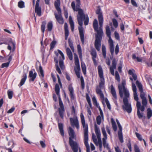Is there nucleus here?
I'll return each mask as SVG.
<instances>
[{
	"label": "nucleus",
	"instance_id": "nucleus-1",
	"mask_svg": "<svg viewBox=\"0 0 152 152\" xmlns=\"http://www.w3.org/2000/svg\"><path fill=\"white\" fill-rule=\"evenodd\" d=\"M96 13L98 15V19L99 25V29L98 30V22L96 19L94 20L93 25L95 31L96 32V34L95 35V40L94 42V46L96 50L98 51L100 50V48L101 45V41L102 39L103 32L102 27L103 23V17L102 13L101 11L100 6L98 7L96 11Z\"/></svg>",
	"mask_w": 152,
	"mask_h": 152
},
{
	"label": "nucleus",
	"instance_id": "nucleus-2",
	"mask_svg": "<svg viewBox=\"0 0 152 152\" xmlns=\"http://www.w3.org/2000/svg\"><path fill=\"white\" fill-rule=\"evenodd\" d=\"M126 82L123 80L121 84L118 85L119 93L121 98L123 97L124 94V97L123 99L124 104L122 105V108L124 110H126L128 113H131L132 110L131 104L129 103L128 98L129 97V93L128 90L125 87Z\"/></svg>",
	"mask_w": 152,
	"mask_h": 152
},
{
	"label": "nucleus",
	"instance_id": "nucleus-3",
	"mask_svg": "<svg viewBox=\"0 0 152 152\" xmlns=\"http://www.w3.org/2000/svg\"><path fill=\"white\" fill-rule=\"evenodd\" d=\"M80 119L83 127L84 128V143L86 148V152H90V146L88 144V128L87 124H85V121L83 114H80Z\"/></svg>",
	"mask_w": 152,
	"mask_h": 152
},
{
	"label": "nucleus",
	"instance_id": "nucleus-4",
	"mask_svg": "<svg viewBox=\"0 0 152 152\" xmlns=\"http://www.w3.org/2000/svg\"><path fill=\"white\" fill-rule=\"evenodd\" d=\"M68 132L69 136V143L73 152H78V145L77 142L74 141L72 139L75 137V132L72 128L69 127L68 129Z\"/></svg>",
	"mask_w": 152,
	"mask_h": 152
},
{
	"label": "nucleus",
	"instance_id": "nucleus-5",
	"mask_svg": "<svg viewBox=\"0 0 152 152\" xmlns=\"http://www.w3.org/2000/svg\"><path fill=\"white\" fill-rule=\"evenodd\" d=\"M55 90L58 98L59 103L60 107L58 108V111L60 116L62 119H64L65 112L64 107L61 100L60 95V88L58 84L56 83L55 85Z\"/></svg>",
	"mask_w": 152,
	"mask_h": 152
},
{
	"label": "nucleus",
	"instance_id": "nucleus-6",
	"mask_svg": "<svg viewBox=\"0 0 152 152\" xmlns=\"http://www.w3.org/2000/svg\"><path fill=\"white\" fill-rule=\"evenodd\" d=\"M61 1L60 0H56L54 3V6L58 12V14L57 13H54L55 17L58 22L61 24H62L64 23L63 18L61 14V10L60 8Z\"/></svg>",
	"mask_w": 152,
	"mask_h": 152
},
{
	"label": "nucleus",
	"instance_id": "nucleus-7",
	"mask_svg": "<svg viewBox=\"0 0 152 152\" xmlns=\"http://www.w3.org/2000/svg\"><path fill=\"white\" fill-rule=\"evenodd\" d=\"M106 32L107 36L109 38L108 42L109 44V49L111 55L113 56L114 53V47L113 42L111 37V31L110 27L108 26H106Z\"/></svg>",
	"mask_w": 152,
	"mask_h": 152
},
{
	"label": "nucleus",
	"instance_id": "nucleus-8",
	"mask_svg": "<svg viewBox=\"0 0 152 152\" xmlns=\"http://www.w3.org/2000/svg\"><path fill=\"white\" fill-rule=\"evenodd\" d=\"M98 71L99 76L100 78V81L99 83V87L100 88H101L104 86L105 80L103 76V70L101 65L98 66Z\"/></svg>",
	"mask_w": 152,
	"mask_h": 152
},
{
	"label": "nucleus",
	"instance_id": "nucleus-9",
	"mask_svg": "<svg viewBox=\"0 0 152 152\" xmlns=\"http://www.w3.org/2000/svg\"><path fill=\"white\" fill-rule=\"evenodd\" d=\"M78 13L77 15V19L78 23L80 26H82L83 24V20L86 16L83 13L82 9H79L78 10Z\"/></svg>",
	"mask_w": 152,
	"mask_h": 152
},
{
	"label": "nucleus",
	"instance_id": "nucleus-10",
	"mask_svg": "<svg viewBox=\"0 0 152 152\" xmlns=\"http://www.w3.org/2000/svg\"><path fill=\"white\" fill-rule=\"evenodd\" d=\"M69 119L72 126H75L77 129H79V123L77 117H76L75 118H70Z\"/></svg>",
	"mask_w": 152,
	"mask_h": 152
},
{
	"label": "nucleus",
	"instance_id": "nucleus-11",
	"mask_svg": "<svg viewBox=\"0 0 152 152\" xmlns=\"http://www.w3.org/2000/svg\"><path fill=\"white\" fill-rule=\"evenodd\" d=\"M76 7H75V3L73 1L71 3V7L74 11H77L80 8V0H76Z\"/></svg>",
	"mask_w": 152,
	"mask_h": 152
},
{
	"label": "nucleus",
	"instance_id": "nucleus-12",
	"mask_svg": "<svg viewBox=\"0 0 152 152\" xmlns=\"http://www.w3.org/2000/svg\"><path fill=\"white\" fill-rule=\"evenodd\" d=\"M116 65L117 61L114 58L112 61V66H110V73L113 76L115 75L114 70L116 68Z\"/></svg>",
	"mask_w": 152,
	"mask_h": 152
},
{
	"label": "nucleus",
	"instance_id": "nucleus-13",
	"mask_svg": "<svg viewBox=\"0 0 152 152\" xmlns=\"http://www.w3.org/2000/svg\"><path fill=\"white\" fill-rule=\"evenodd\" d=\"M75 63L76 66V68H75V71L76 70L77 71L80 72V66L79 61V59L76 53L74 54Z\"/></svg>",
	"mask_w": 152,
	"mask_h": 152
},
{
	"label": "nucleus",
	"instance_id": "nucleus-14",
	"mask_svg": "<svg viewBox=\"0 0 152 152\" xmlns=\"http://www.w3.org/2000/svg\"><path fill=\"white\" fill-rule=\"evenodd\" d=\"M37 76V73L35 72L34 73L33 70H30L29 72L28 77L29 78V82L34 81L36 77Z\"/></svg>",
	"mask_w": 152,
	"mask_h": 152
},
{
	"label": "nucleus",
	"instance_id": "nucleus-15",
	"mask_svg": "<svg viewBox=\"0 0 152 152\" xmlns=\"http://www.w3.org/2000/svg\"><path fill=\"white\" fill-rule=\"evenodd\" d=\"M136 106L137 108V114L138 118L141 119L143 117V113H141L140 110L141 106V103L138 101H137Z\"/></svg>",
	"mask_w": 152,
	"mask_h": 152
},
{
	"label": "nucleus",
	"instance_id": "nucleus-16",
	"mask_svg": "<svg viewBox=\"0 0 152 152\" xmlns=\"http://www.w3.org/2000/svg\"><path fill=\"white\" fill-rule=\"evenodd\" d=\"M78 30L81 41L82 44H83L84 43V35L83 28L82 27H79Z\"/></svg>",
	"mask_w": 152,
	"mask_h": 152
},
{
	"label": "nucleus",
	"instance_id": "nucleus-17",
	"mask_svg": "<svg viewBox=\"0 0 152 152\" xmlns=\"http://www.w3.org/2000/svg\"><path fill=\"white\" fill-rule=\"evenodd\" d=\"M118 128L119 130L118 132V138L119 140L121 143H123L124 142L123 136L122 133V128L121 125H118Z\"/></svg>",
	"mask_w": 152,
	"mask_h": 152
},
{
	"label": "nucleus",
	"instance_id": "nucleus-18",
	"mask_svg": "<svg viewBox=\"0 0 152 152\" xmlns=\"http://www.w3.org/2000/svg\"><path fill=\"white\" fill-rule=\"evenodd\" d=\"M68 90L69 91V95L72 99H74L75 98V94L73 88L72 84H70L68 86Z\"/></svg>",
	"mask_w": 152,
	"mask_h": 152
},
{
	"label": "nucleus",
	"instance_id": "nucleus-19",
	"mask_svg": "<svg viewBox=\"0 0 152 152\" xmlns=\"http://www.w3.org/2000/svg\"><path fill=\"white\" fill-rule=\"evenodd\" d=\"M9 42L11 44H12L13 48L12 49V48L9 45L7 46V49L10 50V54L12 52H13L15 51V43L13 42L12 39H10V40L9 41Z\"/></svg>",
	"mask_w": 152,
	"mask_h": 152
},
{
	"label": "nucleus",
	"instance_id": "nucleus-20",
	"mask_svg": "<svg viewBox=\"0 0 152 152\" xmlns=\"http://www.w3.org/2000/svg\"><path fill=\"white\" fill-rule=\"evenodd\" d=\"M64 29L65 31V40H66L69 36V31L68 29V26L66 23H65L64 24Z\"/></svg>",
	"mask_w": 152,
	"mask_h": 152
},
{
	"label": "nucleus",
	"instance_id": "nucleus-21",
	"mask_svg": "<svg viewBox=\"0 0 152 152\" xmlns=\"http://www.w3.org/2000/svg\"><path fill=\"white\" fill-rule=\"evenodd\" d=\"M58 126L61 134L62 136L64 137V133L63 129V124L61 123H59V120H58Z\"/></svg>",
	"mask_w": 152,
	"mask_h": 152
},
{
	"label": "nucleus",
	"instance_id": "nucleus-22",
	"mask_svg": "<svg viewBox=\"0 0 152 152\" xmlns=\"http://www.w3.org/2000/svg\"><path fill=\"white\" fill-rule=\"evenodd\" d=\"M35 12L38 16H41V8L39 6V4H36L35 5Z\"/></svg>",
	"mask_w": 152,
	"mask_h": 152
},
{
	"label": "nucleus",
	"instance_id": "nucleus-23",
	"mask_svg": "<svg viewBox=\"0 0 152 152\" xmlns=\"http://www.w3.org/2000/svg\"><path fill=\"white\" fill-rule=\"evenodd\" d=\"M111 93L113 97V100H116L117 98L116 94L115 89L113 85H111Z\"/></svg>",
	"mask_w": 152,
	"mask_h": 152
},
{
	"label": "nucleus",
	"instance_id": "nucleus-24",
	"mask_svg": "<svg viewBox=\"0 0 152 152\" xmlns=\"http://www.w3.org/2000/svg\"><path fill=\"white\" fill-rule=\"evenodd\" d=\"M27 78V74L26 73H24L23 76V78L21 79L18 86L20 87L23 86L25 83Z\"/></svg>",
	"mask_w": 152,
	"mask_h": 152
},
{
	"label": "nucleus",
	"instance_id": "nucleus-25",
	"mask_svg": "<svg viewBox=\"0 0 152 152\" xmlns=\"http://www.w3.org/2000/svg\"><path fill=\"white\" fill-rule=\"evenodd\" d=\"M66 51L69 59L70 60H72L73 59V56L72 53L70 49L69 48H66Z\"/></svg>",
	"mask_w": 152,
	"mask_h": 152
},
{
	"label": "nucleus",
	"instance_id": "nucleus-26",
	"mask_svg": "<svg viewBox=\"0 0 152 152\" xmlns=\"http://www.w3.org/2000/svg\"><path fill=\"white\" fill-rule=\"evenodd\" d=\"M95 131L98 138H100L101 136L99 128L96 125H95Z\"/></svg>",
	"mask_w": 152,
	"mask_h": 152
},
{
	"label": "nucleus",
	"instance_id": "nucleus-27",
	"mask_svg": "<svg viewBox=\"0 0 152 152\" xmlns=\"http://www.w3.org/2000/svg\"><path fill=\"white\" fill-rule=\"evenodd\" d=\"M96 92L97 94H99V95L101 98L103 99H104V94L100 89L96 88Z\"/></svg>",
	"mask_w": 152,
	"mask_h": 152
},
{
	"label": "nucleus",
	"instance_id": "nucleus-28",
	"mask_svg": "<svg viewBox=\"0 0 152 152\" xmlns=\"http://www.w3.org/2000/svg\"><path fill=\"white\" fill-rule=\"evenodd\" d=\"M69 21L70 25L71 30L73 31L74 28V23L71 16L69 17Z\"/></svg>",
	"mask_w": 152,
	"mask_h": 152
},
{
	"label": "nucleus",
	"instance_id": "nucleus-29",
	"mask_svg": "<svg viewBox=\"0 0 152 152\" xmlns=\"http://www.w3.org/2000/svg\"><path fill=\"white\" fill-rule=\"evenodd\" d=\"M147 118L148 119H149L152 117V110L151 108H148L147 110Z\"/></svg>",
	"mask_w": 152,
	"mask_h": 152
},
{
	"label": "nucleus",
	"instance_id": "nucleus-30",
	"mask_svg": "<svg viewBox=\"0 0 152 152\" xmlns=\"http://www.w3.org/2000/svg\"><path fill=\"white\" fill-rule=\"evenodd\" d=\"M90 53L92 56V59L96 58L97 56V53L96 51L94 49H93L91 50Z\"/></svg>",
	"mask_w": 152,
	"mask_h": 152
},
{
	"label": "nucleus",
	"instance_id": "nucleus-31",
	"mask_svg": "<svg viewBox=\"0 0 152 152\" xmlns=\"http://www.w3.org/2000/svg\"><path fill=\"white\" fill-rule=\"evenodd\" d=\"M39 75L40 77L41 76L42 77H44V71L41 65H40L39 67Z\"/></svg>",
	"mask_w": 152,
	"mask_h": 152
},
{
	"label": "nucleus",
	"instance_id": "nucleus-32",
	"mask_svg": "<svg viewBox=\"0 0 152 152\" xmlns=\"http://www.w3.org/2000/svg\"><path fill=\"white\" fill-rule=\"evenodd\" d=\"M69 45L72 50L74 51V47L73 46V43L72 40L69 38L68 39Z\"/></svg>",
	"mask_w": 152,
	"mask_h": 152
},
{
	"label": "nucleus",
	"instance_id": "nucleus-33",
	"mask_svg": "<svg viewBox=\"0 0 152 152\" xmlns=\"http://www.w3.org/2000/svg\"><path fill=\"white\" fill-rule=\"evenodd\" d=\"M111 123L114 131L116 132L117 130V127L116 123L113 118L111 119Z\"/></svg>",
	"mask_w": 152,
	"mask_h": 152
},
{
	"label": "nucleus",
	"instance_id": "nucleus-34",
	"mask_svg": "<svg viewBox=\"0 0 152 152\" xmlns=\"http://www.w3.org/2000/svg\"><path fill=\"white\" fill-rule=\"evenodd\" d=\"M46 24V21H43L42 23V24L41 25V30L43 33L45 32Z\"/></svg>",
	"mask_w": 152,
	"mask_h": 152
},
{
	"label": "nucleus",
	"instance_id": "nucleus-35",
	"mask_svg": "<svg viewBox=\"0 0 152 152\" xmlns=\"http://www.w3.org/2000/svg\"><path fill=\"white\" fill-rule=\"evenodd\" d=\"M53 25L52 22L50 21L47 24V29L48 31H50L52 29Z\"/></svg>",
	"mask_w": 152,
	"mask_h": 152
},
{
	"label": "nucleus",
	"instance_id": "nucleus-36",
	"mask_svg": "<svg viewBox=\"0 0 152 152\" xmlns=\"http://www.w3.org/2000/svg\"><path fill=\"white\" fill-rule=\"evenodd\" d=\"M86 98L88 103L91 108H92V104L91 103V101L90 97L88 94H86Z\"/></svg>",
	"mask_w": 152,
	"mask_h": 152
},
{
	"label": "nucleus",
	"instance_id": "nucleus-37",
	"mask_svg": "<svg viewBox=\"0 0 152 152\" xmlns=\"http://www.w3.org/2000/svg\"><path fill=\"white\" fill-rule=\"evenodd\" d=\"M102 51L103 56L105 58H106V50L105 47L104 45H102Z\"/></svg>",
	"mask_w": 152,
	"mask_h": 152
},
{
	"label": "nucleus",
	"instance_id": "nucleus-38",
	"mask_svg": "<svg viewBox=\"0 0 152 152\" xmlns=\"http://www.w3.org/2000/svg\"><path fill=\"white\" fill-rule=\"evenodd\" d=\"M136 83L137 87L139 88V91H142V90L143 89L141 83L138 80L136 81Z\"/></svg>",
	"mask_w": 152,
	"mask_h": 152
},
{
	"label": "nucleus",
	"instance_id": "nucleus-39",
	"mask_svg": "<svg viewBox=\"0 0 152 152\" xmlns=\"http://www.w3.org/2000/svg\"><path fill=\"white\" fill-rule=\"evenodd\" d=\"M107 139L105 138H103L102 139V143H103V145L104 148L106 147L107 149H109V146H108V143H106V139Z\"/></svg>",
	"mask_w": 152,
	"mask_h": 152
},
{
	"label": "nucleus",
	"instance_id": "nucleus-40",
	"mask_svg": "<svg viewBox=\"0 0 152 152\" xmlns=\"http://www.w3.org/2000/svg\"><path fill=\"white\" fill-rule=\"evenodd\" d=\"M58 53H57L56 52H55V54L57 56H58V54L59 53L60 55L61 56L62 59L64 60V55L63 53L60 50L58 49L57 50Z\"/></svg>",
	"mask_w": 152,
	"mask_h": 152
},
{
	"label": "nucleus",
	"instance_id": "nucleus-41",
	"mask_svg": "<svg viewBox=\"0 0 152 152\" xmlns=\"http://www.w3.org/2000/svg\"><path fill=\"white\" fill-rule=\"evenodd\" d=\"M18 6L20 8H24L25 7V3L23 1H19L18 3Z\"/></svg>",
	"mask_w": 152,
	"mask_h": 152
},
{
	"label": "nucleus",
	"instance_id": "nucleus-42",
	"mask_svg": "<svg viewBox=\"0 0 152 152\" xmlns=\"http://www.w3.org/2000/svg\"><path fill=\"white\" fill-rule=\"evenodd\" d=\"M84 24L85 26L88 25L89 22V18L88 15H86V17L83 19Z\"/></svg>",
	"mask_w": 152,
	"mask_h": 152
},
{
	"label": "nucleus",
	"instance_id": "nucleus-43",
	"mask_svg": "<svg viewBox=\"0 0 152 152\" xmlns=\"http://www.w3.org/2000/svg\"><path fill=\"white\" fill-rule=\"evenodd\" d=\"M81 66L82 68V71L83 73L84 74L86 73V67L85 64H81Z\"/></svg>",
	"mask_w": 152,
	"mask_h": 152
},
{
	"label": "nucleus",
	"instance_id": "nucleus-44",
	"mask_svg": "<svg viewBox=\"0 0 152 152\" xmlns=\"http://www.w3.org/2000/svg\"><path fill=\"white\" fill-rule=\"evenodd\" d=\"M56 42L55 41H53L50 44V50H51L53 49L55 47L56 44Z\"/></svg>",
	"mask_w": 152,
	"mask_h": 152
},
{
	"label": "nucleus",
	"instance_id": "nucleus-45",
	"mask_svg": "<svg viewBox=\"0 0 152 152\" xmlns=\"http://www.w3.org/2000/svg\"><path fill=\"white\" fill-rule=\"evenodd\" d=\"M112 22L113 26L115 28H117L118 26V22L117 20L115 18H113L112 19Z\"/></svg>",
	"mask_w": 152,
	"mask_h": 152
},
{
	"label": "nucleus",
	"instance_id": "nucleus-46",
	"mask_svg": "<svg viewBox=\"0 0 152 152\" xmlns=\"http://www.w3.org/2000/svg\"><path fill=\"white\" fill-rule=\"evenodd\" d=\"M115 79L118 81L119 82L120 81V78L118 72L117 71L115 72Z\"/></svg>",
	"mask_w": 152,
	"mask_h": 152
},
{
	"label": "nucleus",
	"instance_id": "nucleus-47",
	"mask_svg": "<svg viewBox=\"0 0 152 152\" xmlns=\"http://www.w3.org/2000/svg\"><path fill=\"white\" fill-rule=\"evenodd\" d=\"M102 131L103 136H104V137L103 138L107 139V134L106 133V132L105 130V128L104 127H102Z\"/></svg>",
	"mask_w": 152,
	"mask_h": 152
},
{
	"label": "nucleus",
	"instance_id": "nucleus-48",
	"mask_svg": "<svg viewBox=\"0 0 152 152\" xmlns=\"http://www.w3.org/2000/svg\"><path fill=\"white\" fill-rule=\"evenodd\" d=\"M13 94V92L12 91H10L9 90H8L7 91V94L8 97V98L11 99L12 97Z\"/></svg>",
	"mask_w": 152,
	"mask_h": 152
},
{
	"label": "nucleus",
	"instance_id": "nucleus-49",
	"mask_svg": "<svg viewBox=\"0 0 152 152\" xmlns=\"http://www.w3.org/2000/svg\"><path fill=\"white\" fill-rule=\"evenodd\" d=\"M96 121L97 124L98 125L100 124L101 123L102 119L101 116L100 115H98L96 118Z\"/></svg>",
	"mask_w": 152,
	"mask_h": 152
},
{
	"label": "nucleus",
	"instance_id": "nucleus-50",
	"mask_svg": "<svg viewBox=\"0 0 152 152\" xmlns=\"http://www.w3.org/2000/svg\"><path fill=\"white\" fill-rule=\"evenodd\" d=\"M80 81L82 88L83 89L85 87V83L83 77L82 76L80 77Z\"/></svg>",
	"mask_w": 152,
	"mask_h": 152
},
{
	"label": "nucleus",
	"instance_id": "nucleus-51",
	"mask_svg": "<svg viewBox=\"0 0 152 152\" xmlns=\"http://www.w3.org/2000/svg\"><path fill=\"white\" fill-rule=\"evenodd\" d=\"M59 64L60 66L61 69H64V64L63 60H60L59 61Z\"/></svg>",
	"mask_w": 152,
	"mask_h": 152
},
{
	"label": "nucleus",
	"instance_id": "nucleus-52",
	"mask_svg": "<svg viewBox=\"0 0 152 152\" xmlns=\"http://www.w3.org/2000/svg\"><path fill=\"white\" fill-rule=\"evenodd\" d=\"M140 97L142 99H144L146 98L145 97V94L144 92H143V90L142 91H140Z\"/></svg>",
	"mask_w": 152,
	"mask_h": 152
},
{
	"label": "nucleus",
	"instance_id": "nucleus-53",
	"mask_svg": "<svg viewBox=\"0 0 152 152\" xmlns=\"http://www.w3.org/2000/svg\"><path fill=\"white\" fill-rule=\"evenodd\" d=\"M127 145L129 148V151L131 152L132 151V147L131 145V141L130 139L129 140L128 143L127 144Z\"/></svg>",
	"mask_w": 152,
	"mask_h": 152
},
{
	"label": "nucleus",
	"instance_id": "nucleus-54",
	"mask_svg": "<svg viewBox=\"0 0 152 152\" xmlns=\"http://www.w3.org/2000/svg\"><path fill=\"white\" fill-rule=\"evenodd\" d=\"M10 63L9 62H7V63H4L2 64L1 65V68H3L4 67H8L10 64Z\"/></svg>",
	"mask_w": 152,
	"mask_h": 152
},
{
	"label": "nucleus",
	"instance_id": "nucleus-55",
	"mask_svg": "<svg viewBox=\"0 0 152 152\" xmlns=\"http://www.w3.org/2000/svg\"><path fill=\"white\" fill-rule=\"evenodd\" d=\"M135 134L137 137L140 141H141L143 139H142L141 135L138 133L136 132Z\"/></svg>",
	"mask_w": 152,
	"mask_h": 152
},
{
	"label": "nucleus",
	"instance_id": "nucleus-56",
	"mask_svg": "<svg viewBox=\"0 0 152 152\" xmlns=\"http://www.w3.org/2000/svg\"><path fill=\"white\" fill-rule=\"evenodd\" d=\"M40 144L42 148H44L46 147V145L45 141L41 140L39 141Z\"/></svg>",
	"mask_w": 152,
	"mask_h": 152
},
{
	"label": "nucleus",
	"instance_id": "nucleus-57",
	"mask_svg": "<svg viewBox=\"0 0 152 152\" xmlns=\"http://www.w3.org/2000/svg\"><path fill=\"white\" fill-rule=\"evenodd\" d=\"M142 105L146 106L147 104V101L146 99H142Z\"/></svg>",
	"mask_w": 152,
	"mask_h": 152
},
{
	"label": "nucleus",
	"instance_id": "nucleus-58",
	"mask_svg": "<svg viewBox=\"0 0 152 152\" xmlns=\"http://www.w3.org/2000/svg\"><path fill=\"white\" fill-rule=\"evenodd\" d=\"M105 102L107 104V105L108 108L109 110H110V109H111L110 105V103H109L108 100L107 99H105Z\"/></svg>",
	"mask_w": 152,
	"mask_h": 152
},
{
	"label": "nucleus",
	"instance_id": "nucleus-59",
	"mask_svg": "<svg viewBox=\"0 0 152 152\" xmlns=\"http://www.w3.org/2000/svg\"><path fill=\"white\" fill-rule=\"evenodd\" d=\"M56 69L57 71L58 72V73L60 74H62L61 71L58 65V64H56Z\"/></svg>",
	"mask_w": 152,
	"mask_h": 152
},
{
	"label": "nucleus",
	"instance_id": "nucleus-60",
	"mask_svg": "<svg viewBox=\"0 0 152 152\" xmlns=\"http://www.w3.org/2000/svg\"><path fill=\"white\" fill-rule=\"evenodd\" d=\"M119 51V47L118 45L117 44L115 46V52L116 55H117Z\"/></svg>",
	"mask_w": 152,
	"mask_h": 152
},
{
	"label": "nucleus",
	"instance_id": "nucleus-61",
	"mask_svg": "<svg viewBox=\"0 0 152 152\" xmlns=\"http://www.w3.org/2000/svg\"><path fill=\"white\" fill-rule=\"evenodd\" d=\"M92 139H93V142L95 143V144L96 145H97V139L96 136H95L94 135H92Z\"/></svg>",
	"mask_w": 152,
	"mask_h": 152
},
{
	"label": "nucleus",
	"instance_id": "nucleus-62",
	"mask_svg": "<svg viewBox=\"0 0 152 152\" xmlns=\"http://www.w3.org/2000/svg\"><path fill=\"white\" fill-rule=\"evenodd\" d=\"M114 35L115 38L117 40H118L120 39V36L118 33L116 31H115L114 32Z\"/></svg>",
	"mask_w": 152,
	"mask_h": 152
},
{
	"label": "nucleus",
	"instance_id": "nucleus-63",
	"mask_svg": "<svg viewBox=\"0 0 152 152\" xmlns=\"http://www.w3.org/2000/svg\"><path fill=\"white\" fill-rule=\"evenodd\" d=\"M133 94L134 99L136 101H138L139 99L137 92L134 93Z\"/></svg>",
	"mask_w": 152,
	"mask_h": 152
},
{
	"label": "nucleus",
	"instance_id": "nucleus-64",
	"mask_svg": "<svg viewBox=\"0 0 152 152\" xmlns=\"http://www.w3.org/2000/svg\"><path fill=\"white\" fill-rule=\"evenodd\" d=\"M66 78L68 81H70L71 80L70 77L68 73L66 72L65 74Z\"/></svg>",
	"mask_w": 152,
	"mask_h": 152
}]
</instances>
